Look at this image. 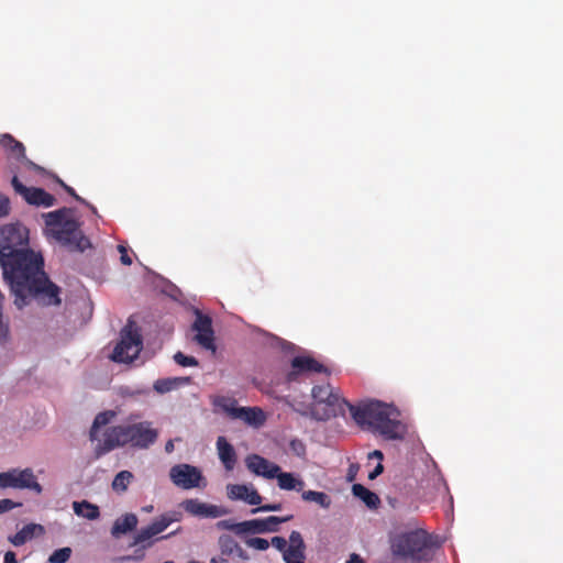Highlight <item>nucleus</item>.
I'll use <instances>...</instances> for the list:
<instances>
[{
  "instance_id": "nucleus-1",
  "label": "nucleus",
  "mask_w": 563,
  "mask_h": 563,
  "mask_svg": "<svg viewBox=\"0 0 563 563\" xmlns=\"http://www.w3.org/2000/svg\"><path fill=\"white\" fill-rule=\"evenodd\" d=\"M0 267L4 282L14 296V306L23 309L31 299H36L44 306L60 303V289L49 280L44 272V258L41 253L24 250L0 258Z\"/></svg>"
},
{
  "instance_id": "nucleus-2",
  "label": "nucleus",
  "mask_w": 563,
  "mask_h": 563,
  "mask_svg": "<svg viewBox=\"0 0 563 563\" xmlns=\"http://www.w3.org/2000/svg\"><path fill=\"white\" fill-rule=\"evenodd\" d=\"M352 418L362 429L379 434L385 440H400L406 428L398 419V412L382 401H369L360 406L349 405Z\"/></svg>"
},
{
  "instance_id": "nucleus-3",
  "label": "nucleus",
  "mask_w": 563,
  "mask_h": 563,
  "mask_svg": "<svg viewBox=\"0 0 563 563\" xmlns=\"http://www.w3.org/2000/svg\"><path fill=\"white\" fill-rule=\"evenodd\" d=\"M69 213L66 208L48 212L45 216L47 233L69 251L85 252L91 243L80 230V223Z\"/></svg>"
},
{
  "instance_id": "nucleus-4",
  "label": "nucleus",
  "mask_w": 563,
  "mask_h": 563,
  "mask_svg": "<svg viewBox=\"0 0 563 563\" xmlns=\"http://www.w3.org/2000/svg\"><path fill=\"white\" fill-rule=\"evenodd\" d=\"M157 437L158 432L152 428L150 421L114 426L104 431L100 450L101 453H104L126 444L139 449H147L155 443Z\"/></svg>"
},
{
  "instance_id": "nucleus-5",
  "label": "nucleus",
  "mask_w": 563,
  "mask_h": 563,
  "mask_svg": "<svg viewBox=\"0 0 563 563\" xmlns=\"http://www.w3.org/2000/svg\"><path fill=\"white\" fill-rule=\"evenodd\" d=\"M311 396L313 404L310 407V416L318 421H327L332 417L344 415L345 408L351 405L333 393L329 384L314 386Z\"/></svg>"
},
{
  "instance_id": "nucleus-6",
  "label": "nucleus",
  "mask_w": 563,
  "mask_h": 563,
  "mask_svg": "<svg viewBox=\"0 0 563 563\" xmlns=\"http://www.w3.org/2000/svg\"><path fill=\"white\" fill-rule=\"evenodd\" d=\"M431 547L430 536L422 529L396 534L390 540V550L395 556L421 561L426 550Z\"/></svg>"
},
{
  "instance_id": "nucleus-7",
  "label": "nucleus",
  "mask_w": 563,
  "mask_h": 563,
  "mask_svg": "<svg viewBox=\"0 0 563 563\" xmlns=\"http://www.w3.org/2000/svg\"><path fill=\"white\" fill-rule=\"evenodd\" d=\"M143 349L141 329L133 320L129 319L120 332V341L113 349L111 360L117 363H131Z\"/></svg>"
},
{
  "instance_id": "nucleus-8",
  "label": "nucleus",
  "mask_w": 563,
  "mask_h": 563,
  "mask_svg": "<svg viewBox=\"0 0 563 563\" xmlns=\"http://www.w3.org/2000/svg\"><path fill=\"white\" fill-rule=\"evenodd\" d=\"M29 247V230L20 223L5 224L0 229V258L11 256Z\"/></svg>"
},
{
  "instance_id": "nucleus-9",
  "label": "nucleus",
  "mask_w": 563,
  "mask_h": 563,
  "mask_svg": "<svg viewBox=\"0 0 563 563\" xmlns=\"http://www.w3.org/2000/svg\"><path fill=\"white\" fill-rule=\"evenodd\" d=\"M214 406L222 409L232 419H239L253 428L262 427L266 421V415L260 407H239L234 398L219 397Z\"/></svg>"
},
{
  "instance_id": "nucleus-10",
  "label": "nucleus",
  "mask_w": 563,
  "mask_h": 563,
  "mask_svg": "<svg viewBox=\"0 0 563 563\" xmlns=\"http://www.w3.org/2000/svg\"><path fill=\"white\" fill-rule=\"evenodd\" d=\"M183 519V514L177 510H170L162 514L154 519L151 525L142 528L134 536L132 545L141 544L143 548H148L153 544L151 539L164 532L173 522H178Z\"/></svg>"
},
{
  "instance_id": "nucleus-11",
  "label": "nucleus",
  "mask_w": 563,
  "mask_h": 563,
  "mask_svg": "<svg viewBox=\"0 0 563 563\" xmlns=\"http://www.w3.org/2000/svg\"><path fill=\"white\" fill-rule=\"evenodd\" d=\"M30 489L41 494L43 488L31 468H12L0 473V488Z\"/></svg>"
},
{
  "instance_id": "nucleus-12",
  "label": "nucleus",
  "mask_w": 563,
  "mask_h": 563,
  "mask_svg": "<svg viewBox=\"0 0 563 563\" xmlns=\"http://www.w3.org/2000/svg\"><path fill=\"white\" fill-rule=\"evenodd\" d=\"M311 373H325L329 375L330 371L311 356H295L291 360L290 369L286 374V380L288 383L300 382Z\"/></svg>"
},
{
  "instance_id": "nucleus-13",
  "label": "nucleus",
  "mask_w": 563,
  "mask_h": 563,
  "mask_svg": "<svg viewBox=\"0 0 563 563\" xmlns=\"http://www.w3.org/2000/svg\"><path fill=\"white\" fill-rule=\"evenodd\" d=\"M170 481L181 489H192L201 486L205 481L201 471L190 464H176L169 471Z\"/></svg>"
},
{
  "instance_id": "nucleus-14",
  "label": "nucleus",
  "mask_w": 563,
  "mask_h": 563,
  "mask_svg": "<svg viewBox=\"0 0 563 563\" xmlns=\"http://www.w3.org/2000/svg\"><path fill=\"white\" fill-rule=\"evenodd\" d=\"M180 507L187 514L197 518H220L230 514V509L227 507L203 503L198 498L185 499Z\"/></svg>"
},
{
  "instance_id": "nucleus-15",
  "label": "nucleus",
  "mask_w": 563,
  "mask_h": 563,
  "mask_svg": "<svg viewBox=\"0 0 563 563\" xmlns=\"http://www.w3.org/2000/svg\"><path fill=\"white\" fill-rule=\"evenodd\" d=\"M11 185L16 194L22 196L25 201L34 206L52 207L55 203V197L42 188L26 187L18 178L13 176Z\"/></svg>"
},
{
  "instance_id": "nucleus-16",
  "label": "nucleus",
  "mask_w": 563,
  "mask_h": 563,
  "mask_svg": "<svg viewBox=\"0 0 563 563\" xmlns=\"http://www.w3.org/2000/svg\"><path fill=\"white\" fill-rule=\"evenodd\" d=\"M192 330L196 331L195 341L206 350H216L214 332L212 329V320L210 317L197 312L196 320L192 324Z\"/></svg>"
},
{
  "instance_id": "nucleus-17",
  "label": "nucleus",
  "mask_w": 563,
  "mask_h": 563,
  "mask_svg": "<svg viewBox=\"0 0 563 563\" xmlns=\"http://www.w3.org/2000/svg\"><path fill=\"white\" fill-rule=\"evenodd\" d=\"M292 518V516L286 517H277L269 516L264 519H252L243 521V534L252 533V534H261L267 532H276L278 531V526L283 522H287Z\"/></svg>"
},
{
  "instance_id": "nucleus-18",
  "label": "nucleus",
  "mask_w": 563,
  "mask_h": 563,
  "mask_svg": "<svg viewBox=\"0 0 563 563\" xmlns=\"http://www.w3.org/2000/svg\"><path fill=\"white\" fill-rule=\"evenodd\" d=\"M227 496L230 500H242L251 506L261 505L263 499L252 484H229Z\"/></svg>"
},
{
  "instance_id": "nucleus-19",
  "label": "nucleus",
  "mask_w": 563,
  "mask_h": 563,
  "mask_svg": "<svg viewBox=\"0 0 563 563\" xmlns=\"http://www.w3.org/2000/svg\"><path fill=\"white\" fill-rule=\"evenodd\" d=\"M245 463L252 473L268 479L275 478V475H278V472L280 471V467L277 464L269 462L257 454L249 455Z\"/></svg>"
},
{
  "instance_id": "nucleus-20",
  "label": "nucleus",
  "mask_w": 563,
  "mask_h": 563,
  "mask_svg": "<svg viewBox=\"0 0 563 563\" xmlns=\"http://www.w3.org/2000/svg\"><path fill=\"white\" fill-rule=\"evenodd\" d=\"M217 449L219 459L224 465L227 471H232L236 463V453L234 448L227 441L224 437H219L217 440Z\"/></svg>"
},
{
  "instance_id": "nucleus-21",
  "label": "nucleus",
  "mask_w": 563,
  "mask_h": 563,
  "mask_svg": "<svg viewBox=\"0 0 563 563\" xmlns=\"http://www.w3.org/2000/svg\"><path fill=\"white\" fill-rule=\"evenodd\" d=\"M190 384L191 377L189 376L159 378L154 383V390L157 391L158 394H166L168 391Z\"/></svg>"
},
{
  "instance_id": "nucleus-22",
  "label": "nucleus",
  "mask_w": 563,
  "mask_h": 563,
  "mask_svg": "<svg viewBox=\"0 0 563 563\" xmlns=\"http://www.w3.org/2000/svg\"><path fill=\"white\" fill-rule=\"evenodd\" d=\"M137 517L134 514H125L118 518L112 528H111V534L115 538L120 537L121 534H125L132 530H134L137 526Z\"/></svg>"
},
{
  "instance_id": "nucleus-23",
  "label": "nucleus",
  "mask_w": 563,
  "mask_h": 563,
  "mask_svg": "<svg viewBox=\"0 0 563 563\" xmlns=\"http://www.w3.org/2000/svg\"><path fill=\"white\" fill-rule=\"evenodd\" d=\"M36 531H38L41 533L44 531V528L41 525H36V523L25 525L14 536L9 537V541L14 547H21L24 543H26L29 540H31L35 536Z\"/></svg>"
},
{
  "instance_id": "nucleus-24",
  "label": "nucleus",
  "mask_w": 563,
  "mask_h": 563,
  "mask_svg": "<svg viewBox=\"0 0 563 563\" xmlns=\"http://www.w3.org/2000/svg\"><path fill=\"white\" fill-rule=\"evenodd\" d=\"M218 545L223 555L236 553L238 556L246 559L245 551L240 547L235 539L230 534H222L218 539Z\"/></svg>"
},
{
  "instance_id": "nucleus-25",
  "label": "nucleus",
  "mask_w": 563,
  "mask_h": 563,
  "mask_svg": "<svg viewBox=\"0 0 563 563\" xmlns=\"http://www.w3.org/2000/svg\"><path fill=\"white\" fill-rule=\"evenodd\" d=\"M275 478H277L280 489L301 492L305 486L302 479L297 478L292 473L282 472V470L278 475H275Z\"/></svg>"
},
{
  "instance_id": "nucleus-26",
  "label": "nucleus",
  "mask_w": 563,
  "mask_h": 563,
  "mask_svg": "<svg viewBox=\"0 0 563 563\" xmlns=\"http://www.w3.org/2000/svg\"><path fill=\"white\" fill-rule=\"evenodd\" d=\"M352 493L355 497L360 498L368 508L375 509L380 504L378 495L371 492L362 484H354L352 486Z\"/></svg>"
},
{
  "instance_id": "nucleus-27",
  "label": "nucleus",
  "mask_w": 563,
  "mask_h": 563,
  "mask_svg": "<svg viewBox=\"0 0 563 563\" xmlns=\"http://www.w3.org/2000/svg\"><path fill=\"white\" fill-rule=\"evenodd\" d=\"M73 509L77 516L84 517L89 520L98 519L100 516L99 507L87 500L74 501Z\"/></svg>"
},
{
  "instance_id": "nucleus-28",
  "label": "nucleus",
  "mask_w": 563,
  "mask_h": 563,
  "mask_svg": "<svg viewBox=\"0 0 563 563\" xmlns=\"http://www.w3.org/2000/svg\"><path fill=\"white\" fill-rule=\"evenodd\" d=\"M117 417V412L114 410H104L102 412H99L92 422V426L90 428L89 437L90 440L93 441L97 439V432L98 430L110 423L114 418Z\"/></svg>"
},
{
  "instance_id": "nucleus-29",
  "label": "nucleus",
  "mask_w": 563,
  "mask_h": 563,
  "mask_svg": "<svg viewBox=\"0 0 563 563\" xmlns=\"http://www.w3.org/2000/svg\"><path fill=\"white\" fill-rule=\"evenodd\" d=\"M0 144L18 157L25 155L24 145L16 141L11 134L5 133L0 135Z\"/></svg>"
},
{
  "instance_id": "nucleus-30",
  "label": "nucleus",
  "mask_w": 563,
  "mask_h": 563,
  "mask_svg": "<svg viewBox=\"0 0 563 563\" xmlns=\"http://www.w3.org/2000/svg\"><path fill=\"white\" fill-rule=\"evenodd\" d=\"M301 498L305 501H313L324 509L330 508L332 504L330 496L323 492L306 490L302 492Z\"/></svg>"
},
{
  "instance_id": "nucleus-31",
  "label": "nucleus",
  "mask_w": 563,
  "mask_h": 563,
  "mask_svg": "<svg viewBox=\"0 0 563 563\" xmlns=\"http://www.w3.org/2000/svg\"><path fill=\"white\" fill-rule=\"evenodd\" d=\"M133 478L134 476L130 471L119 472L112 481V489L117 493L125 492Z\"/></svg>"
},
{
  "instance_id": "nucleus-32",
  "label": "nucleus",
  "mask_w": 563,
  "mask_h": 563,
  "mask_svg": "<svg viewBox=\"0 0 563 563\" xmlns=\"http://www.w3.org/2000/svg\"><path fill=\"white\" fill-rule=\"evenodd\" d=\"M243 521L234 522L232 519L220 520L216 523L218 530L233 531L239 536L243 534Z\"/></svg>"
},
{
  "instance_id": "nucleus-33",
  "label": "nucleus",
  "mask_w": 563,
  "mask_h": 563,
  "mask_svg": "<svg viewBox=\"0 0 563 563\" xmlns=\"http://www.w3.org/2000/svg\"><path fill=\"white\" fill-rule=\"evenodd\" d=\"M70 555H71L70 548H68V547L62 548V549L55 550L51 554L48 562L49 563H65L70 559Z\"/></svg>"
},
{
  "instance_id": "nucleus-34",
  "label": "nucleus",
  "mask_w": 563,
  "mask_h": 563,
  "mask_svg": "<svg viewBox=\"0 0 563 563\" xmlns=\"http://www.w3.org/2000/svg\"><path fill=\"white\" fill-rule=\"evenodd\" d=\"M284 560L286 563H305V551L303 550H285Z\"/></svg>"
},
{
  "instance_id": "nucleus-35",
  "label": "nucleus",
  "mask_w": 563,
  "mask_h": 563,
  "mask_svg": "<svg viewBox=\"0 0 563 563\" xmlns=\"http://www.w3.org/2000/svg\"><path fill=\"white\" fill-rule=\"evenodd\" d=\"M173 358L178 365L184 366V367L199 365V362L196 357L187 356L180 351L175 353Z\"/></svg>"
},
{
  "instance_id": "nucleus-36",
  "label": "nucleus",
  "mask_w": 563,
  "mask_h": 563,
  "mask_svg": "<svg viewBox=\"0 0 563 563\" xmlns=\"http://www.w3.org/2000/svg\"><path fill=\"white\" fill-rule=\"evenodd\" d=\"M289 542L290 544L288 545V549H292V550H303L306 549V545H305V542H303V539L300 534V532L298 531H292L289 536Z\"/></svg>"
},
{
  "instance_id": "nucleus-37",
  "label": "nucleus",
  "mask_w": 563,
  "mask_h": 563,
  "mask_svg": "<svg viewBox=\"0 0 563 563\" xmlns=\"http://www.w3.org/2000/svg\"><path fill=\"white\" fill-rule=\"evenodd\" d=\"M246 544L258 551H265L269 547V542L266 539L254 537L246 540Z\"/></svg>"
},
{
  "instance_id": "nucleus-38",
  "label": "nucleus",
  "mask_w": 563,
  "mask_h": 563,
  "mask_svg": "<svg viewBox=\"0 0 563 563\" xmlns=\"http://www.w3.org/2000/svg\"><path fill=\"white\" fill-rule=\"evenodd\" d=\"M289 448L290 451L299 457L306 455V444L299 439H292L289 443Z\"/></svg>"
},
{
  "instance_id": "nucleus-39",
  "label": "nucleus",
  "mask_w": 563,
  "mask_h": 563,
  "mask_svg": "<svg viewBox=\"0 0 563 563\" xmlns=\"http://www.w3.org/2000/svg\"><path fill=\"white\" fill-rule=\"evenodd\" d=\"M58 183L59 185L64 188V190L70 195L71 197H74L78 202L80 203H84L86 206H89L91 208L92 211H96L95 207L90 206L84 198H81L80 196H78L75 191V189L68 185H66L63 180L58 179Z\"/></svg>"
},
{
  "instance_id": "nucleus-40",
  "label": "nucleus",
  "mask_w": 563,
  "mask_h": 563,
  "mask_svg": "<svg viewBox=\"0 0 563 563\" xmlns=\"http://www.w3.org/2000/svg\"><path fill=\"white\" fill-rule=\"evenodd\" d=\"M22 504L21 503H15L11 499H0V514H3V512H7V511H10L14 508H18V507H21Z\"/></svg>"
},
{
  "instance_id": "nucleus-41",
  "label": "nucleus",
  "mask_w": 563,
  "mask_h": 563,
  "mask_svg": "<svg viewBox=\"0 0 563 563\" xmlns=\"http://www.w3.org/2000/svg\"><path fill=\"white\" fill-rule=\"evenodd\" d=\"M118 251L120 253V262L125 266H130L132 264V258L129 255L126 246L120 244L118 245Z\"/></svg>"
},
{
  "instance_id": "nucleus-42",
  "label": "nucleus",
  "mask_w": 563,
  "mask_h": 563,
  "mask_svg": "<svg viewBox=\"0 0 563 563\" xmlns=\"http://www.w3.org/2000/svg\"><path fill=\"white\" fill-rule=\"evenodd\" d=\"M10 212V200L8 197L0 194V219L4 218Z\"/></svg>"
},
{
  "instance_id": "nucleus-43",
  "label": "nucleus",
  "mask_w": 563,
  "mask_h": 563,
  "mask_svg": "<svg viewBox=\"0 0 563 563\" xmlns=\"http://www.w3.org/2000/svg\"><path fill=\"white\" fill-rule=\"evenodd\" d=\"M279 510H282V504H267V505L258 506L255 509H252L251 512L256 514L260 511H279Z\"/></svg>"
},
{
  "instance_id": "nucleus-44",
  "label": "nucleus",
  "mask_w": 563,
  "mask_h": 563,
  "mask_svg": "<svg viewBox=\"0 0 563 563\" xmlns=\"http://www.w3.org/2000/svg\"><path fill=\"white\" fill-rule=\"evenodd\" d=\"M271 543L274 548L282 551L283 554L285 553V550H287V548H288L287 541L283 537H273Z\"/></svg>"
},
{
  "instance_id": "nucleus-45",
  "label": "nucleus",
  "mask_w": 563,
  "mask_h": 563,
  "mask_svg": "<svg viewBox=\"0 0 563 563\" xmlns=\"http://www.w3.org/2000/svg\"><path fill=\"white\" fill-rule=\"evenodd\" d=\"M384 471V466L382 463H378L376 465V467L368 474V478L371 481L375 479L376 477H378Z\"/></svg>"
},
{
  "instance_id": "nucleus-46",
  "label": "nucleus",
  "mask_w": 563,
  "mask_h": 563,
  "mask_svg": "<svg viewBox=\"0 0 563 563\" xmlns=\"http://www.w3.org/2000/svg\"><path fill=\"white\" fill-rule=\"evenodd\" d=\"M3 562H4V563H18V561H16V556H15V553H14V552H12V551H8V552L4 554Z\"/></svg>"
},
{
  "instance_id": "nucleus-47",
  "label": "nucleus",
  "mask_w": 563,
  "mask_h": 563,
  "mask_svg": "<svg viewBox=\"0 0 563 563\" xmlns=\"http://www.w3.org/2000/svg\"><path fill=\"white\" fill-rule=\"evenodd\" d=\"M345 563H365V562L358 554L352 553Z\"/></svg>"
},
{
  "instance_id": "nucleus-48",
  "label": "nucleus",
  "mask_w": 563,
  "mask_h": 563,
  "mask_svg": "<svg viewBox=\"0 0 563 563\" xmlns=\"http://www.w3.org/2000/svg\"><path fill=\"white\" fill-rule=\"evenodd\" d=\"M369 457H376L378 460H383L384 455L379 450H375L368 455Z\"/></svg>"
},
{
  "instance_id": "nucleus-49",
  "label": "nucleus",
  "mask_w": 563,
  "mask_h": 563,
  "mask_svg": "<svg viewBox=\"0 0 563 563\" xmlns=\"http://www.w3.org/2000/svg\"><path fill=\"white\" fill-rule=\"evenodd\" d=\"M165 451L167 453H172L174 451V442L172 440L167 441L165 444Z\"/></svg>"
},
{
  "instance_id": "nucleus-50",
  "label": "nucleus",
  "mask_w": 563,
  "mask_h": 563,
  "mask_svg": "<svg viewBox=\"0 0 563 563\" xmlns=\"http://www.w3.org/2000/svg\"><path fill=\"white\" fill-rule=\"evenodd\" d=\"M144 510L150 512V511L153 510V506H147V507L144 508Z\"/></svg>"
},
{
  "instance_id": "nucleus-51",
  "label": "nucleus",
  "mask_w": 563,
  "mask_h": 563,
  "mask_svg": "<svg viewBox=\"0 0 563 563\" xmlns=\"http://www.w3.org/2000/svg\"><path fill=\"white\" fill-rule=\"evenodd\" d=\"M173 534H175V532H173ZM170 536H172V533H170V534H167V536H163V537H161V538H159V540H161V539H166V538H168V537H170Z\"/></svg>"
}]
</instances>
